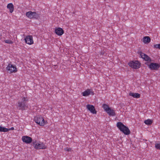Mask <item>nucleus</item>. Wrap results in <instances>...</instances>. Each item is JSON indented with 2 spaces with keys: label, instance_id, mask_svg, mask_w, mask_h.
Here are the masks:
<instances>
[{
  "label": "nucleus",
  "instance_id": "obj_9",
  "mask_svg": "<svg viewBox=\"0 0 160 160\" xmlns=\"http://www.w3.org/2000/svg\"><path fill=\"white\" fill-rule=\"evenodd\" d=\"M148 67L152 70H157L160 67V64L157 63H151Z\"/></svg>",
  "mask_w": 160,
  "mask_h": 160
},
{
  "label": "nucleus",
  "instance_id": "obj_20",
  "mask_svg": "<svg viewBox=\"0 0 160 160\" xmlns=\"http://www.w3.org/2000/svg\"><path fill=\"white\" fill-rule=\"evenodd\" d=\"M9 130L8 129L4 127H0V132H6L8 131Z\"/></svg>",
  "mask_w": 160,
  "mask_h": 160
},
{
  "label": "nucleus",
  "instance_id": "obj_1",
  "mask_svg": "<svg viewBox=\"0 0 160 160\" xmlns=\"http://www.w3.org/2000/svg\"><path fill=\"white\" fill-rule=\"evenodd\" d=\"M27 98L23 97L22 98L21 101H18V108L19 110H25L28 108L27 103L28 101Z\"/></svg>",
  "mask_w": 160,
  "mask_h": 160
},
{
  "label": "nucleus",
  "instance_id": "obj_26",
  "mask_svg": "<svg viewBox=\"0 0 160 160\" xmlns=\"http://www.w3.org/2000/svg\"><path fill=\"white\" fill-rule=\"evenodd\" d=\"M8 129L9 130H13L14 129V128L13 127H12L10 129Z\"/></svg>",
  "mask_w": 160,
  "mask_h": 160
},
{
  "label": "nucleus",
  "instance_id": "obj_13",
  "mask_svg": "<svg viewBox=\"0 0 160 160\" xmlns=\"http://www.w3.org/2000/svg\"><path fill=\"white\" fill-rule=\"evenodd\" d=\"M86 108L92 113L93 114L96 113L97 112L93 105L88 104L86 106Z\"/></svg>",
  "mask_w": 160,
  "mask_h": 160
},
{
  "label": "nucleus",
  "instance_id": "obj_11",
  "mask_svg": "<svg viewBox=\"0 0 160 160\" xmlns=\"http://www.w3.org/2000/svg\"><path fill=\"white\" fill-rule=\"evenodd\" d=\"M22 139L23 142L27 144L30 143L32 141V138L28 136H23L22 138Z\"/></svg>",
  "mask_w": 160,
  "mask_h": 160
},
{
  "label": "nucleus",
  "instance_id": "obj_14",
  "mask_svg": "<svg viewBox=\"0 0 160 160\" xmlns=\"http://www.w3.org/2000/svg\"><path fill=\"white\" fill-rule=\"evenodd\" d=\"M56 33L59 36H61L64 33L63 30L60 28H58L55 30Z\"/></svg>",
  "mask_w": 160,
  "mask_h": 160
},
{
  "label": "nucleus",
  "instance_id": "obj_5",
  "mask_svg": "<svg viewBox=\"0 0 160 160\" xmlns=\"http://www.w3.org/2000/svg\"><path fill=\"white\" fill-rule=\"evenodd\" d=\"M129 65L135 69L138 68L140 66V63L138 61H132L128 63Z\"/></svg>",
  "mask_w": 160,
  "mask_h": 160
},
{
  "label": "nucleus",
  "instance_id": "obj_25",
  "mask_svg": "<svg viewBox=\"0 0 160 160\" xmlns=\"http://www.w3.org/2000/svg\"><path fill=\"white\" fill-rule=\"evenodd\" d=\"M154 47L155 48L159 49V45H158V44H156V45H154Z\"/></svg>",
  "mask_w": 160,
  "mask_h": 160
},
{
  "label": "nucleus",
  "instance_id": "obj_24",
  "mask_svg": "<svg viewBox=\"0 0 160 160\" xmlns=\"http://www.w3.org/2000/svg\"><path fill=\"white\" fill-rule=\"evenodd\" d=\"M64 150L68 152L71 151L72 149L70 148L67 147L64 149Z\"/></svg>",
  "mask_w": 160,
  "mask_h": 160
},
{
  "label": "nucleus",
  "instance_id": "obj_18",
  "mask_svg": "<svg viewBox=\"0 0 160 160\" xmlns=\"http://www.w3.org/2000/svg\"><path fill=\"white\" fill-rule=\"evenodd\" d=\"M151 41V39L148 36L145 37L143 39V42L145 43H149Z\"/></svg>",
  "mask_w": 160,
  "mask_h": 160
},
{
  "label": "nucleus",
  "instance_id": "obj_22",
  "mask_svg": "<svg viewBox=\"0 0 160 160\" xmlns=\"http://www.w3.org/2000/svg\"><path fill=\"white\" fill-rule=\"evenodd\" d=\"M4 42L8 44H12L13 43V42L12 41L10 40L7 39L4 40Z\"/></svg>",
  "mask_w": 160,
  "mask_h": 160
},
{
  "label": "nucleus",
  "instance_id": "obj_16",
  "mask_svg": "<svg viewBox=\"0 0 160 160\" xmlns=\"http://www.w3.org/2000/svg\"><path fill=\"white\" fill-rule=\"evenodd\" d=\"M7 8L9 9L10 13H12L13 11L14 8L13 4L12 3L8 4L7 6Z\"/></svg>",
  "mask_w": 160,
  "mask_h": 160
},
{
  "label": "nucleus",
  "instance_id": "obj_8",
  "mask_svg": "<svg viewBox=\"0 0 160 160\" xmlns=\"http://www.w3.org/2000/svg\"><path fill=\"white\" fill-rule=\"evenodd\" d=\"M6 69L7 70L9 71L10 73L16 72L17 71L16 66L10 63L8 64Z\"/></svg>",
  "mask_w": 160,
  "mask_h": 160
},
{
  "label": "nucleus",
  "instance_id": "obj_12",
  "mask_svg": "<svg viewBox=\"0 0 160 160\" xmlns=\"http://www.w3.org/2000/svg\"><path fill=\"white\" fill-rule=\"evenodd\" d=\"M94 92L92 90L90 89H87L86 91L82 93V94L83 96H88L90 94L93 95Z\"/></svg>",
  "mask_w": 160,
  "mask_h": 160
},
{
  "label": "nucleus",
  "instance_id": "obj_23",
  "mask_svg": "<svg viewBox=\"0 0 160 160\" xmlns=\"http://www.w3.org/2000/svg\"><path fill=\"white\" fill-rule=\"evenodd\" d=\"M155 147L157 149H160V143H156L155 144Z\"/></svg>",
  "mask_w": 160,
  "mask_h": 160
},
{
  "label": "nucleus",
  "instance_id": "obj_3",
  "mask_svg": "<svg viewBox=\"0 0 160 160\" xmlns=\"http://www.w3.org/2000/svg\"><path fill=\"white\" fill-rule=\"evenodd\" d=\"M34 121L36 123L41 126H43L45 124L44 118L41 116L38 115L35 117Z\"/></svg>",
  "mask_w": 160,
  "mask_h": 160
},
{
  "label": "nucleus",
  "instance_id": "obj_15",
  "mask_svg": "<svg viewBox=\"0 0 160 160\" xmlns=\"http://www.w3.org/2000/svg\"><path fill=\"white\" fill-rule=\"evenodd\" d=\"M106 112L109 115L112 116H114L116 115L115 111L112 109H111L110 108Z\"/></svg>",
  "mask_w": 160,
  "mask_h": 160
},
{
  "label": "nucleus",
  "instance_id": "obj_7",
  "mask_svg": "<svg viewBox=\"0 0 160 160\" xmlns=\"http://www.w3.org/2000/svg\"><path fill=\"white\" fill-rule=\"evenodd\" d=\"M26 16L30 19L36 18L38 16V14L36 12L29 11L26 13Z\"/></svg>",
  "mask_w": 160,
  "mask_h": 160
},
{
  "label": "nucleus",
  "instance_id": "obj_17",
  "mask_svg": "<svg viewBox=\"0 0 160 160\" xmlns=\"http://www.w3.org/2000/svg\"><path fill=\"white\" fill-rule=\"evenodd\" d=\"M129 95L136 98H139L140 97V95L139 94L136 93L130 92L129 93Z\"/></svg>",
  "mask_w": 160,
  "mask_h": 160
},
{
  "label": "nucleus",
  "instance_id": "obj_21",
  "mask_svg": "<svg viewBox=\"0 0 160 160\" xmlns=\"http://www.w3.org/2000/svg\"><path fill=\"white\" fill-rule=\"evenodd\" d=\"M102 107L104 109V111L106 112L110 108L106 104H104L103 105Z\"/></svg>",
  "mask_w": 160,
  "mask_h": 160
},
{
  "label": "nucleus",
  "instance_id": "obj_27",
  "mask_svg": "<svg viewBox=\"0 0 160 160\" xmlns=\"http://www.w3.org/2000/svg\"><path fill=\"white\" fill-rule=\"evenodd\" d=\"M159 45V49H160V43L158 44Z\"/></svg>",
  "mask_w": 160,
  "mask_h": 160
},
{
  "label": "nucleus",
  "instance_id": "obj_10",
  "mask_svg": "<svg viewBox=\"0 0 160 160\" xmlns=\"http://www.w3.org/2000/svg\"><path fill=\"white\" fill-rule=\"evenodd\" d=\"M24 39L26 43L28 44L31 45L33 43L32 37V36H26Z\"/></svg>",
  "mask_w": 160,
  "mask_h": 160
},
{
  "label": "nucleus",
  "instance_id": "obj_6",
  "mask_svg": "<svg viewBox=\"0 0 160 160\" xmlns=\"http://www.w3.org/2000/svg\"><path fill=\"white\" fill-rule=\"evenodd\" d=\"M138 54L141 56V57L145 61H147L148 63L152 62L151 58L148 55L140 52L138 53Z\"/></svg>",
  "mask_w": 160,
  "mask_h": 160
},
{
  "label": "nucleus",
  "instance_id": "obj_19",
  "mask_svg": "<svg viewBox=\"0 0 160 160\" xmlns=\"http://www.w3.org/2000/svg\"><path fill=\"white\" fill-rule=\"evenodd\" d=\"M144 123L148 125H150L152 123V121L150 119H148L144 121Z\"/></svg>",
  "mask_w": 160,
  "mask_h": 160
},
{
  "label": "nucleus",
  "instance_id": "obj_2",
  "mask_svg": "<svg viewBox=\"0 0 160 160\" xmlns=\"http://www.w3.org/2000/svg\"><path fill=\"white\" fill-rule=\"evenodd\" d=\"M117 128L125 135H129L130 132L128 128L126 127L121 122H118L117 123Z\"/></svg>",
  "mask_w": 160,
  "mask_h": 160
},
{
  "label": "nucleus",
  "instance_id": "obj_4",
  "mask_svg": "<svg viewBox=\"0 0 160 160\" xmlns=\"http://www.w3.org/2000/svg\"><path fill=\"white\" fill-rule=\"evenodd\" d=\"M33 144L34 148L37 149H44L47 148V146L44 143H38L36 141L33 142Z\"/></svg>",
  "mask_w": 160,
  "mask_h": 160
}]
</instances>
